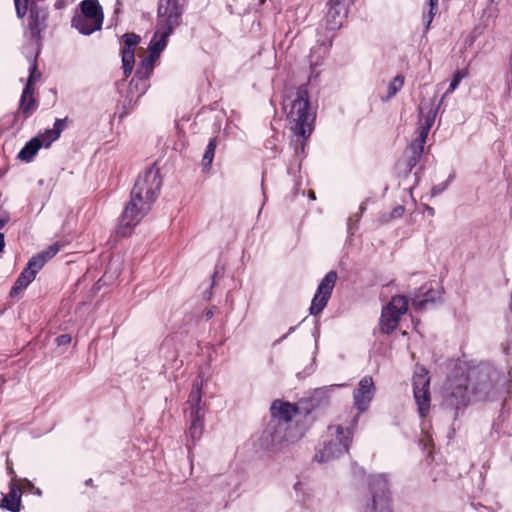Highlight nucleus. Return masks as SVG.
Wrapping results in <instances>:
<instances>
[{
    "mask_svg": "<svg viewBox=\"0 0 512 512\" xmlns=\"http://www.w3.org/2000/svg\"><path fill=\"white\" fill-rule=\"evenodd\" d=\"M429 386L430 378L428 372L424 368H421L413 376V393L421 417H425L429 412Z\"/></svg>",
    "mask_w": 512,
    "mask_h": 512,
    "instance_id": "1a4fd4ad",
    "label": "nucleus"
},
{
    "mask_svg": "<svg viewBox=\"0 0 512 512\" xmlns=\"http://www.w3.org/2000/svg\"><path fill=\"white\" fill-rule=\"evenodd\" d=\"M340 386L341 385H329V386L317 388L313 392L312 400L316 404H321L323 402H326L330 398V395L334 391V389L336 387H340Z\"/></svg>",
    "mask_w": 512,
    "mask_h": 512,
    "instance_id": "cd10ccee",
    "label": "nucleus"
},
{
    "mask_svg": "<svg viewBox=\"0 0 512 512\" xmlns=\"http://www.w3.org/2000/svg\"><path fill=\"white\" fill-rule=\"evenodd\" d=\"M205 414L188 415V437L196 443L202 437L204 431Z\"/></svg>",
    "mask_w": 512,
    "mask_h": 512,
    "instance_id": "5701e85b",
    "label": "nucleus"
},
{
    "mask_svg": "<svg viewBox=\"0 0 512 512\" xmlns=\"http://www.w3.org/2000/svg\"><path fill=\"white\" fill-rule=\"evenodd\" d=\"M187 0H159L155 33L148 47V55L138 64L139 75L153 73L155 63L166 48L168 38L180 26Z\"/></svg>",
    "mask_w": 512,
    "mask_h": 512,
    "instance_id": "7ed1b4c3",
    "label": "nucleus"
},
{
    "mask_svg": "<svg viewBox=\"0 0 512 512\" xmlns=\"http://www.w3.org/2000/svg\"><path fill=\"white\" fill-rule=\"evenodd\" d=\"M303 434V430L299 426L269 421L261 433L259 445L266 451H279L300 440Z\"/></svg>",
    "mask_w": 512,
    "mask_h": 512,
    "instance_id": "39448f33",
    "label": "nucleus"
},
{
    "mask_svg": "<svg viewBox=\"0 0 512 512\" xmlns=\"http://www.w3.org/2000/svg\"><path fill=\"white\" fill-rule=\"evenodd\" d=\"M404 212H405L404 206L398 205L392 210L389 217L387 219H385V221H389L390 219L400 218L403 216Z\"/></svg>",
    "mask_w": 512,
    "mask_h": 512,
    "instance_id": "ea45409f",
    "label": "nucleus"
},
{
    "mask_svg": "<svg viewBox=\"0 0 512 512\" xmlns=\"http://www.w3.org/2000/svg\"><path fill=\"white\" fill-rule=\"evenodd\" d=\"M91 482H92V479H88V480H86L85 484L89 485Z\"/></svg>",
    "mask_w": 512,
    "mask_h": 512,
    "instance_id": "864d4df0",
    "label": "nucleus"
},
{
    "mask_svg": "<svg viewBox=\"0 0 512 512\" xmlns=\"http://www.w3.org/2000/svg\"><path fill=\"white\" fill-rule=\"evenodd\" d=\"M161 185L159 170L154 166L147 168L138 176L117 229L120 237L129 236L133 228L150 211L159 195Z\"/></svg>",
    "mask_w": 512,
    "mask_h": 512,
    "instance_id": "f03ea898",
    "label": "nucleus"
},
{
    "mask_svg": "<svg viewBox=\"0 0 512 512\" xmlns=\"http://www.w3.org/2000/svg\"><path fill=\"white\" fill-rule=\"evenodd\" d=\"M43 139V145L48 147L52 142L56 141L58 138H54L52 135V129L46 130L45 133L41 136Z\"/></svg>",
    "mask_w": 512,
    "mask_h": 512,
    "instance_id": "79ce46f5",
    "label": "nucleus"
},
{
    "mask_svg": "<svg viewBox=\"0 0 512 512\" xmlns=\"http://www.w3.org/2000/svg\"><path fill=\"white\" fill-rule=\"evenodd\" d=\"M16 13L19 18H23L27 11L29 5L35 3L34 0H14Z\"/></svg>",
    "mask_w": 512,
    "mask_h": 512,
    "instance_id": "72a5a7b5",
    "label": "nucleus"
},
{
    "mask_svg": "<svg viewBox=\"0 0 512 512\" xmlns=\"http://www.w3.org/2000/svg\"><path fill=\"white\" fill-rule=\"evenodd\" d=\"M66 119H56L52 128V135L54 138H59L65 128Z\"/></svg>",
    "mask_w": 512,
    "mask_h": 512,
    "instance_id": "4c0bfd02",
    "label": "nucleus"
},
{
    "mask_svg": "<svg viewBox=\"0 0 512 512\" xmlns=\"http://www.w3.org/2000/svg\"><path fill=\"white\" fill-rule=\"evenodd\" d=\"M42 146L43 141L40 139V137H34L29 140L20 150L18 153V158L24 162H30Z\"/></svg>",
    "mask_w": 512,
    "mask_h": 512,
    "instance_id": "b1692460",
    "label": "nucleus"
},
{
    "mask_svg": "<svg viewBox=\"0 0 512 512\" xmlns=\"http://www.w3.org/2000/svg\"><path fill=\"white\" fill-rule=\"evenodd\" d=\"M354 0H330L326 15L327 29L334 31L339 29L348 15L350 5Z\"/></svg>",
    "mask_w": 512,
    "mask_h": 512,
    "instance_id": "4468645a",
    "label": "nucleus"
},
{
    "mask_svg": "<svg viewBox=\"0 0 512 512\" xmlns=\"http://www.w3.org/2000/svg\"><path fill=\"white\" fill-rule=\"evenodd\" d=\"M32 491H33V493H35V494H36V495H38V496H41V495H42V491H41L39 488H36V487H35V489H33Z\"/></svg>",
    "mask_w": 512,
    "mask_h": 512,
    "instance_id": "8fccbe9b",
    "label": "nucleus"
},
{
    "mask_svg": "<svg viewBox=\"0 0 512 512\" xmlns=\"http://www.w3.org/2000/svg\"><path fill=\"white\" fill-rule=\"evenodd\" d=\"M404 85V77L402 75H397L392 81L389 82L387 88V94L382 96V101H389L392 99L403 87Z\"/></svg>",
    "mask_w": 512,
    "mask_h": 512,
    "instance_id": "bb28decb",
    "label": "nucleus"
},
{
    "mask_svg": "<svg viewBox=\"0 0 512 512\" xmlns=\"http://www.w3.org/2000/svg\"><path fill=\"white\" fill-rule=\"evenodd\" d=\"M446 402L449 406L454 407L456 410H459L462 407H466L469 403L467 385L460 383L451 388V391L447 395Z\"/></svg>",
    "mask_w": 512,
    "mask_h": 512,
    "instance_id": "aec40b11",
    "label": "nucleus"
},
{
    "mask_svg": "<svg viewBox=\"0 0 512 512\" xmlns=\"http://www.w3.org/2000/svg\"><path fill=\"white\" fill-rule=\"evenodd\" d=\"M372 499L365 505L364 512H391L389 485L384 475H375L369 482Z\"/></svg>",
    "mask_w": 512,
    "mask_h": 512,
    "instance_id": "0eeeda50",
    "label": "nucleus"
},
{
    "mask_svg": "<svg viewBox=\"0 0 512 512\" xmlns=\"http://www.w3.org/2000/svg\"><path fill=\"white\" fill-rule=\"evenodd\" d=\"M429 131H430L429 124L420 123V125L418 127V136L411 143L418 144V145L424 147Z\"/></svg>",
    "mask_w": 512,
    "mask_h": 512,
    "instance_id": "473e14b6",
    "label": "nucleus"
},
{
    "mask_svg": "<svg viewBox=\"0 0 512 512\" xmlns=\"http://www.w3.org/2000/svg\"><path fill=\"white\" fill-rule=\"evenodd\" d=\"M42 269L40 262H36L34 259H30L27 266L18 276L14 286L10 291V295H17L19 292L24 290L36 277V274Z\"/></svg>",
    "mask_w": 512,
    "mask_h": 512,
    "instance_id": "f3484780",
    "label": "nucleus"
},
{
    "mask_svg": "<svg viewBox=\"0 0 512 512\" xmlns=\"http://www.w3.org/2000/svg\"><path fill=\"white\" fill-rule=\"evenodd\" d=\"M21 488L17 483H10L9 493L3 496L1 507L10 512H19L21 507Z\"/></svg>",
    "mask_w": 512,
    "mask_h": 512,
    "instance_id": "4be33fe9",
    "label": "nucleus"
},
{
    "mask_svg": "<svg viewBox=\"0 0 512 512\" xmlns=\"http://www.w3.org/2000/svg\"><path fill=\"white\" fill-rule=\"evenodd\" d=\"M309 198H310V199H312V200H314V199H315V193H314V191H310V192H309Z\"/></svg>",
    "mask_w": 512,
    "mask_h": 512,
    "instance_id": "603ef678",
    "label": "nucleus"
},
{
    "mask_svg": "<svg viewBox=\"0 0 512 512\" xmlns=\"http://www.w3.org/2000/svg\"><path fill=\"white\" fill-rule=\"evenodd\" d=\"M39 51H37L35 57L30 60V67H29V77L27 80V83L22 91L20 103H19V111L25 116L29 117L32 112L35 110V99L33 97L34 88L33 85L36 81V79L40 76V74L36 75L37 70V62L36 58L38 56Z\"/></svg>",
    "mask_w": 512,
    "mask_h": 512,
    "instance_id": "f8f14e48",
    "label": "nucleus"
},
{
    "mask_svg": "<svg viewBox=\"0 0 512 512\" xmlns=\"http://www.w3.org/2000/svg\"><path fill=\"white\" fill-rule=\"evenodd\" d=\"M504 421L497 419L493 421L491 425V429L489 432V438L492 441H497L501 438L502 435H505V432L503 431Z\"/></svg>",
    "mask_w": 512,
    "mask_h": 512,
    "instance_id": "2f4dec72",
    "label": "nucleus"
},
{
    "mask_svg": "<svg viewBox=\"0 0 512 512\" xmlns=\"http://www.w3.org/2000/svg\"><path fill=\"white\" fill-rule=\"evenodd\" d=\"M17 484L20 486L21 491L22 490L32 491L33 489H35L34 484L26 478H20L18 480Z\"/></svg>",
    "mask_w": 512,
    "mask_h": 512,
    "instance_id": "a19ab883",
    "label": "nucleus"
},
{
    "mask_svg": "<svg viewBox=\"0 0 512 512\" xmlns=\"http://www.w3.org/2000/svg\"><path fill=\"white\" fill-rule=\"evenodd\" d=\"M152 75V73H148L147 75H139L138 73V67L136 68V72L134 77L132 78L130 82V90H135L139 93V95H143L147 89L149 88V78Z\"/></svg>",
    "mask_w": 512,
    "mask_h": 512,
    "instance_id": "a878e982",
    "label": "nucleus"
},
{
    "mask_svg": "<svg viewBox=\"0 0 512 512\" xmlns=\"http://www.w3.org/2000/svg\"><path fill=\"white\" fill-rule=\"evenodd\" d=\"M408 300L405 296L396 295L383 307L380 317V328L383 333H392L399 324L401 316L407 312Z\"/></svg>",
    "mask_w": 512,
    "mask_h": 512,
    "instance_id": "6e6552de",
    "label": "nucleus"
},
{
    "mask_svg": "<svg viewBox=\"0 0 512 512\" xmlns=\"http://www.w3.org/2000/svg\"><path fill=\"white\" fill-rule=\"evenodd\" d=\"M332 45V37L327 35L323 38H319L316 44L311 48L309 55L310 67L312 69L311 76L314 74V69L319 66Z\"/></svg>",
    "mask_w": 512,
    "mask_h": 512,
    "instance_id": "a211bd4d",
    "label": "nucleus"
},
{
    "mask_svg": "<svg viewBox=\"0 0 512 512\" xmlns=\"http://www.w3.org/2000/svg\"><path fill=\"white\" fill-rule=\"evenodd\" d=\"M56 342L57 344L60 346V345H67L71 342V336L68 335V334H62V335H59L57 338H56Z\"/></svg>",
    "mask_w": 512,
    "mask_h": 512,
    "instance_id": "37998d69",
    "label": "nucleus"
},
{
    "mask_svg": "<svg viewBox=\"0 0 512 512\" xmlns=\"http://www.w3.org/2000/svg\"><path fill=\"white\" fill-rule=\"evenodd\" d=\"M124 46L121 49L122 68L124 76L131 75L135 64V47L140 42V37L133 33H127L123 36Z\"/></svg>",
    "mask_w": 512,
    "mask_h": 512,
    "instance_id": "dca6fc26",
    "label": "nucleus"
},
{
    "mask_svg": "<svg viewBox=\"0 0 512 512\" xmlns=\"http://www.w3.org/2000/svg\"><path fill=\"white\" fill-rule=\"evenodd\" d=\"M375 386L372 377L365 376L359 383L358 387L353 392L354 407L359 413L368 410L369 405L374 397Z\"/></svg>",
    "mask_w": 512,
    "mask_h": 512,
    "instance_id": "2eb2a0df",
    "label": "nucleus"
},
{
    "mask_svg": "<svg viewBox=\"0 0 512 512\" xmlns=\"http://www.w3.org/2000/svg\"><path fill=\"white\" fill-rule=\"evenodd\" d=\"M8 474L11 477V483H17L20 478L17 477L12 467L8 468Z\"/></svg>",
    "mask_w": 512,
    "mask_h": 512,
    "instance_id": "c03bdc74",
    "label": "nucleus"
},
{
    "mask_svg": "<svg viewBox=\"0 0 512 512\" xmlns=\"http://www.w3.org/2000/svg\"><path fill=\"white\" fill-rule=\"evenodd\" d=\"M437 109L438 108H435V109L431 108L429 110V112L427 113V115L424 117V119L421 120L420 123L429 124V128L431 129V127L434 124L435 118H436Z\"/></svg>",
    "mask_w": 512,
    "mask_h": 512,
    "instance_id": "58836bf2",
    "label": "nucleus"
},
{
    "mask_svg": "<svg viewBox=\"0 0 512 512\" xmlns=\"http://www.w3.org/2000/svg\"><path fill=\"white\" fill-rule=\"evenodd\" d=\"M217 482L220 485H222V484H226V485L234 484V489H233L234 491H236V489L239 486L238 478L236 476H234V475L219 476L217 478Z\"/></svg>",
    "mask_w": 512,
    "mask_h": 512,
    "instance_id": "e433bc0d",
    "label": "nucleus"
},
{
    "mask_svg": "<svg viewBox=\"0 0 512 512\" xmlns=\"http://www.w3.org/2000/svg\"><path fill=\"white\" fill-rule=\"evenodd\" d=\"M270 413V422L299 426L295 419L300 412L298 406L295 404L282 400H274L270 407Z\"/></svg>",
    "mask_w": 512,
    "mask_h": 512,
    "instance_id": "ddd939ff",
    "label": "nucleus"
},
{
    "mask_svg": "<svg viewBox=\"0 0 512 512\" xmlns=\"http://www.w3.org/2000/svg\"><path fill=\"white\" fill-rule=\"evenodd\" d=\"M301 487H302V483H301V482H296V483L294 484V489H295L296 491L300 490V488H301Z\"/></svg>",
    "mask_w": 512,
    "mask_h": 512,
    "instance_id": "09e8293b",
    "label": "nucleus"
},
{
    "mask_svg": "<svg viewBox=\"0 0 512 512\" xmlns=\"http://www.w3.org/2000/svg\"><path fill=\"white\" fill-rule=\"evenodd\" d=\"M212 315H213V314H212V312H208V313H207V317H208V318L212 317Z\"/></svg>",
    "mask_w": 512,
    "mask_h": 512,
    "instance_id": "5fc2aeb1",
    "label": "nucleus"
},
{
    "mask_svg": "<svg viewBox=\"0 0 512 512\" xmlns=\"http://www.w3.org/2000/svg\"><path fill=\"white\" fill-rule=\"evenodd\" d=\"M296 327H290L288 330V333L283 335L279 340H277L278 343L283 341L289 334L293 333L295 331Z\"/></svg>",
    "mask_w": 512,
    "mask_h": 512,
    "instance_id": "a18cd8bd",
    "label": "nucleus"
},
{
    "mask_svg": "<svg viewBox=\"0 0 512 512\" xmlns=\"http://www.w3.org/2000/svg\"><path fill=\"white\" fill-rule=\"evenodd\" d=\"M425 210L427 211L428 215H430V216L435 215V209L433 207L426 205Z\"/></svg>",
    "mask_w": 512,
    "mask_h": 512,
    "instance_id": "49530a36",
    "label": "nucleus"
},
{
    "mask_svg": "<svg viewBox=\"0 0 512 512\" xmlns=\"http://www.w3.org/2000/svg\"><path fill=\"white\" fill-rule=\"evenodd\" d=\"M59 251V246L57 244H53L49 246L47 249L43 250L42 252L38 253L37 255L33 256L32 259H34L36 262H40L41 267L45 265V263L53 258Z\"/></svg>",
    "mask_w": 512,
    "mask_h": 512,
    "instance_id": "c85d7f7f",
    "label": "nucleus"
},
{
    "mask_svg": "<svg viewBox=\"0 0 512 512\" xmlns=\"http://www.w3.org/2000/svg\"><path fill=\"white\" fill-rule=\"evenodd\" d=\"M28 9L27 30L30 38L40 45L42 40L41 34L47 27L48 10L37 3H32Z\"/></svg>",
    "mask_w": 512,
    "mask_h": 512,
    "instance_id": "9b49d317",
    "label": "nucleus"
},
{
    "mask_svg": "<svg viewBox=\"0 0 512 512\" xmlns=\"http://www.w3.org/2000/svg\"><path fill=\"white\" fill-rule=\"evenodd\" d=\"M283 110L288 126L293 133L291 145L294 147V160L288 165L289 174L295 175L301 169L305 144L313 131L317 107L310 102L307 85L291 87L283 98Z\"/></svg>",
    "mask_w": 512,
    "mask_h": 512,
    "instance_id": "f257e3e1",
    "label": "nucleus"
},
{
    "mask_svg": "<svg viewBox=\"0 0 512 512\" xmlns=\"http://www.w3.org/2000/svg\"><path fill=\"white\" fill-rule=\"evenodd\" d=\"M408 152L409 156L407 157L404 168V171L406 173H410L412 169L418 164L424 153V147L418 144L411 143Z\"/></svg>",
    "mask_w": 512,
    "mask_h": 512,
    "instance_id": "393cba45",
    "label": "nucleus"
},
{
    "mask_svg": "<svg viewBox=\"0 0 512 512\" xmlns=\"http://www.w3.org/2000/svg\"><path fill=\"white\" fill-rule=\"evenodd\" d=\"M337 280V273L329 271L319 283L309 308L311 315L320 314L326 307Z\"/></svg>",
    "mask_w": 512,
    "mask_h": 512,
    "instance_id": "9d476101",
    "label": "nucleus"
},
{
    "mask_svg": "<svg viewBox=\"0 0 512 512\" xmlns=\"http://www.w3.org/2000/svg\"><path fill=\"white\" fill-rule=\"evenodd\" d=\"M437 4H438V0H429V11L427 14H424V20L426 21V25H425V28L426 30L429 29L431 23H432V20L435 16V13L437 11Z\"/></svg>",
    "mask_w": 512,
    "mask_h": 512,
    "instance_id": "f704fd0d",
    "label": "nucleus"
},
{
    "mask_svg": "<svg viewBox=\"0 0 512 512\" xmlns=\"http://www.w3.org/2000/svg\"><path fill=\"white\" fill-rule=\"evenodd\" d=\"M5 247L4 234L0 233V253L3 251Z\"/></svg>",
    "mask_w": 512,
    "mask_h": 512,
    "instance_id": "de8ad7c7",
    "label": "nucleus"
},
{
    "mask_svg": "<svg viewBox=\"0 0 512 512\" xmlns=\"http://www.w3.org/2000/svg\"><path fill=\"white\" fill-rule=\"evenodd\" d=\"M80 11L76 13L71 26L83 35H90L101 29L103 24V11L98 0H83Z\"/></svg>",
    "mask_w": 512,
    "mask_h": 512,
    "instance_id": "423d86ee",
    "label": "nucleus"
},
{
    "mask_svg": "<svg viewBox=\"0 0 512 512\" xmlns=\"http://www.w3.org/2000/svg\"><path fill=\"white\" fill-rule=\"evenodd\" d=\"M358 422V416L352 420L351 427L341 425H330L323 436L321 447L315 454V460L320 463L329 462L348 452L352 442V429Z\"/></svg>",
    "mask_w": 512,
    "mask_h": 512,
    "instance_id": "20e7f679",
    "label": "nucleus"
},
{
    "mask_svg": "<svg viewBox=\"0 0 512 512\" xmlns=\"http://www.w3.org/2000/svg\"><path fill=\"white\" fill-rule=\"evenodd\" d=\"M453 178H454V175L450 174L448 179L445 182L440 183L438 185H434L431 188V196L435 197V196L440 195L442 192H444L447 189V187L450 184V182L453 180Z\"/></svg>",
    "mask_w": 512,
    "mask_h": 512,
    "instance_id": "c9c22d12",
    "label": "nucleus"
},
{
    "mask_svg": "<svg viewBox=\"0 0 512 512\" xmlns=\"http://www.w3.org/2000/svg\"><path fill=\"white\" fill-rule=\"evenodd\" d=\"M263 194H264V201H266V200H267V197L265 196V192H263ZM264 203H265V202H263V204H264Z\"/></svg>",
    "mask_w": 512,
    "mask_h": 512,
    "instance_id": "6e6d98bb",
    "label": "nucleus"
},
{
    "mask_svg": "<svg viewBox=\"0 0 512 512\" xmlns=\"http://www.w3.org/2000/svg\"><path fill=\"white\" fill-rule=\"evenodd\" d=\"M468 70L467 69H461L457 70L452 77V80L449 84V87L443 97H446L447 95L453 93L457 87L459 86L460 82L468 76Z\"/></svg>",
    "mask_w": 512,
    "mask_h": 512,
    "instance_id": "c756f323",
    "label": "nucleus"
},
{
    "mask_svg": "<svg viewBox=\"0 0 512 512\" xmlns=\"http://www.w3.org/2000/svg\"><path fill=\"white\" fill-rule=\"evenodd\" d=\"M202 388V380L194 381L187 400L188 415L205 414V403L202 401Z\"/></svg>",
    "mask_w": 512,
    "mask_h": 512,
    "instance_id": "6ab92c4d",
    "label": "nucleus"
},
{
    "mask_svg": "<svg viewBox=\"0 0 512 512\" xmlns=\"http://www.w3.org/2000/svg\"><path fill=\"white\" fill-rule=\"evenodd\" d=\"M217 141L215 138L210 139L206 151L203 155L202 164L204 168H209L213 162Z\"/></svg>",
    "mask_w": 512,
    "mask_h": 512,
    "instance_id": "7c9ffc66",
    "label": "nucleus"
},
{
    "mask_svg": "<svg viewBox=\"0 0 512 512\" xmlns=\"http://www.w3.org/2000/svg\"><path fill=\"white\" fill-rule=\"evenodd\" d=\"M7 223V219H0V228H2Z\"/></svg>",
    "mask_w": 512,
    "mask_h": 512,
    "instance_id": "3c124183",
    "label": "nucleus"
},
{
    "mask_svg": "<svg viewBox=\"0 0 512 512\" xmlns=\"http://www.w3.org/2000/svg\"><path fill=\"white\" fill-rule=\"evenodd\" d=\"M421 290L424 291L421 292L420 294H415L411 300L412 307L416 311H421L425 309L427 304L435 303L441 298L440 290H434L431 287L427 288L426 286L422 287Z\"/></svg>",
    "mask_w": 512,
    "mask_h": 512,
    "instance_id": "412c9836",
    "label": "nucleus"
}]
</instances>
